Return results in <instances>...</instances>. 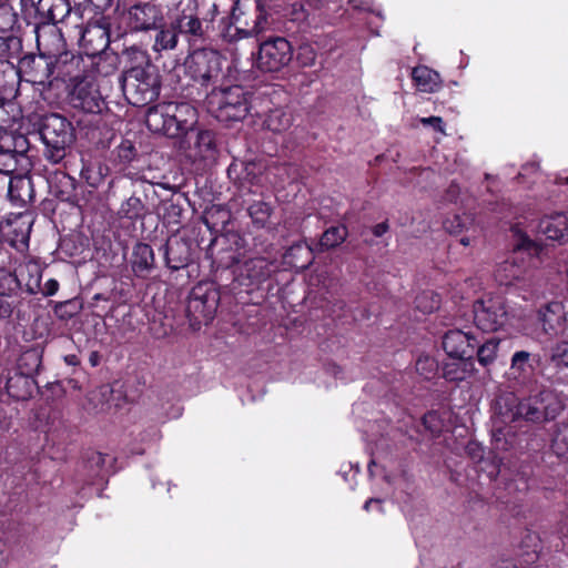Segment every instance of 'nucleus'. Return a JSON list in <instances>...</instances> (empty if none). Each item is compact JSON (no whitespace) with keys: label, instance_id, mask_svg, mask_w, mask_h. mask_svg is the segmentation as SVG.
Listing matches in <instances>:
<instances>
[{"label":"nucleus","instance_id":"obj_4","mask_svg":"<svg viewBox=\"0 0 568 568\" xmlns=\"http://www.w3.org/2000/svg\"><path fill=\"white\" fill-rule=\"evenodd\" d=\"M268 27L267 14L258 0H237L230 21L223 20L221 36L227 42L256 37Z\"/></svg>","mask_w":568,"mask_h":568},{"label":"nucleus","instance_id":"obj_28","mask_svg":"<svg viewBox=\"0 0 568 568\" xmlns=\"http://www.w3.org/2000/svg\"><path fill=\"white\" fill-rule=\"evenodd\" d=\"M123 57L126 60L128 67L125 71L156 69L152 64L148 52L139 47H130L124 50Z\"/></svg>","mask_w":568,"mask_h":568},{"label":"nucleus","instance_id":"obj_31","mask_svg":"<svg viewBox=\"0 0 568 568\" xmlns=\"http://www.w3.org/2000/svg\"><path fill=\"white\" fill-rule=\"evenodd\" d=\"M32 184L26 176L10 178L8 183V195L11 201L26 203L31 199Z\"/></svg>","mask_w":568,"mask_h":568},{"label":"nucleus","instance_id":"obj_17","mask_svg":"<svg viewBox=\"0 0 568 568\" xmlns=\"http://www.w3.org/2000/svg\"><path fill=\"white\" fill-rule=\"evenodd\" d=\"M271 264L263 257L251 258L240 264L235 270V281L241 286L258 285L268 278Z\"/></svg>","mask_w":568,"mask_h":568},{"label":"nucleus","instance_id":"obj_19","mask_svg":"<svg viewBox=\"0 0 568 568\" xmlns=\"http://www.w3.org/2000/svg\"><path fill=\"white\" fill-rule=\"evenodd\" d=\"M165 263L173 271L183 268L191 261V247L183 239L169 240L165 245Z\"/></svg>","mask_w":568,"mask_h":568},{"label":"nucleus","instance_id":"obj_8","mask_svg":"<svg viewBox=\"0 0 568 568\" xmlns=\"http://www.w3.org/2000/svg\"><path fill=\"white\" fill-rule=\"evenodd\" d=\"M121 81L124 94L133 105H146L160 94V77L156 69L124 71Z\"/></svg>","mask_w":568,"mask_h":568},{"label":"nucleus","instance_id":"obj_16","mask_svg":"<svg viewBox=\"0 0 568 568\" xmlns=\"http://www.w3.org/2000/svg\"><path fill=\"white\" fill-rule=\"evenodd\" d=\"M92 65L93 61L90 57L83 58L68 52L61 53L57 60L59 75L70 84L85 80V77L89 75V68Z\"/></svg>","mask_w":568,"mask_h":568},{"label":"nucleus","instance_id":"obj_25","mask_svg":"<svg viewBox=\"0 0 568 568\" xmlns=\"http://www.w3.org/2000/svg\"><path fill=\"white\" fill-rule=\"evenodd\" d=\"M412 78L422 92H435L440 88L439 74L426 65L413 69Z\"/></svg>","mask_w":568,"mask_h":568},{"label":"nucleus","instance_id":"obj_52","mask_svg":"<svg viewBox=\"0 0 568 568\" xmlns=\"http://www.w3.org/2000/svg\"><path fill=\"white\" fill-rule=\"evenodd\" d=\"M7 296L0 295V318H8L13 313L16 304L6 300Z\"/></svg>","mask_w":568,"mask_h":568},{"label":"nucleus","instance_id":"obj_34","mask_svg":"<svg viewBox=\"0 0 568 568\" xmlns=\"http://www.w3.org/2000/svg\"><path fill=\"white\" fill-rule=\"evenodd\" d=\"M291 125L292 114L283 109L272 110L265 120L266 129L275 133L284 132L290 129Z\"/></svg>","mask_w":568,"mask_h":568},{"label":"nucleus","instance_id":"obj_39","mask_svg":"<svg viewBox=\"0 0 568 568\" xmlns=\"http://www.w3.org/2000/svg\"><path fill=\"white\" fill-rule=\"evenodd\" d=\"M20 291V280L16 273L0 268V295L12 297Z\"/></svg>","mask_w":568,"mask_h":568},{"label":"nucleus","instance_id":"obj_45","mask_svg":"<svg viewBox=\"0 0 568 568\" xmlns=\"http://www.w3.org/2000/svg\"><path fill=\"white\" fill-rule=\"evenodd\" d=\"M317 53L310 43H302L297 49L296 60L302 67H312L315 64Z\"/></svg>","mask_w":568,"mask_h":568},{"label":"nucleus","instance_id":"obj_29","mask_svg":"<svg viewBox=\"0 0 568 568\" xmlns=\"http://www.w3.org/2000/svg\"><path fill=\"white\" fill-rule=\"evenodd\" d=\"M347 235L348 231L345 225L331 226L322 234L316 251L324 252L335 248L347 239Z\"/></svg>","mask_w":568,"mask_h":568},{"label":"nucleus","instance_id":"obj_33","mask_svg":"<svg viewBox=\"0 0 568 568\" xmlns=\"http://www.w3.org/2000/svg\"><path fill=\"white\" fill-rule=\"evenodd\" d=\"M174 26L179 33L201 38L203 36V28L200 19L193 13H182L174 20Z\"/></svg>","mask_w":568,"mask_h":568},{"label":"nucleus","instance_id":"obj_2","mask_svg":"<svg viewBox=\"0 0 568 568\" xmlns=\"http://www.w3.org/2000/svg\"><path fill=\"white\" fill-rule=\"evenodd\" d=\"M70 10L68 0H38L36 3V12L42 23L36 28V39L38 48L42 49L43 53L32 60L37 69H41V74L33 79L34 82H43L53 73L51 62L44 55H55L63 48L62 36L55 24L63 21Z\"/></svg>","mask_w":568,"mask_h":568},{"label":"nucleus","instance_id":"obj_35","mask_svg":"<svg viewBox=\"0 0 568 568\" xmlns=\"http://www.w3.org/2000/svg\"><path fill=\"white\" fill-rule=\"evenodd\" d=\"M286 256L292 258L293 266L302 270L308 268L314 260L312 247L303 244H295L291 246Z\"/></svg>","mask_w":568,"mask_h":568},{"label":"nucleus","instance_id":"obj_48","mask_svg":"<svg viewBox=\"0 0 568 568\" xmlns=\"http://www.w3.org/2000/svg\"><path fill=\"white\" fill-rule=\"evenodd\" d=\"M471 224V221L468 216H454L453 220L447 221L445 223V227L449 233L458 234L464 230L468 231V225Z\"/></svg>","mask_w":568,"mask_h":568},{"label":"nucleus","instance_id":"obj_6","mask_svg":"<svg viewBox=\"0 0 568 568\" xmlns=\"http://www.w3.org/2000/svg\"><path fill=\"white\" fill-rule=\"evenodd\" d=\"M40 135L45 145V156L52 163L61 162L74 141L71 123L55 113L44 116Z\"/></svg>","mask_w":568,"mask_h":568},{"label":"nucleus","instance_id":"obj_36","mask_svg":"<svg viewBox=\"0 0 568 568\" xmlns=\"http://www.w3.org/2000/svg\"><path fill=\"white\" fill-rule=\"evenodd\" d=\"M530 353L527 351L515 352L511 356L508 372L509 378L520 379L528 374Z\"/></svg>","mask_w":568,"mask_h":568},{"label":"nucleus","instance_id":"obj_9","mask_svg":"<svg viewBox=\"0 0 568 568\" xmlns=\"http://www.w3.org/2000/svg\"><path fill=\"white\" fill-rule=\"evenodd\" d=\"M178 149L192 163L213 161L217 154L213 132L195 126L179 140Z\"/></svg>","mask_w":568,"mask_h":568},{"label":"nucleus","instance_id":"obj_3","mask_svg":"<svg viewBox=\"0 0 568 568\" xmlns=\"http://www.w3.org/2000/svg\"><path fill=\"white\" fill-rule=\"evenodd\" d=\"M145 124L154 133L180 140L196 126L197 111L186 102L161 103L148 110Z\"/></svg>","mask_w":568,"mask_h":568},{"label":"nucleus","instance_id":"obj_15","mask_svg":"<svg viewBox=\"0 0 568 568\" xmlns=\"http://www.w3.org/2000/svg\"><path fill=\"white\" fill-rule=\"evenodd\" d=\"M476 345V338L460 329L448 331L443 337L444 351L456 359H471Z\"/></svg>","mask_w":568,"mask_h":568},{"label":"nucleus","instance_id":"obj_61","mask_svg":"<svg viewBox=\"0 0 568 568\" xmlns=\"http://www.w3.org/2000/svg\"><path fill=\"white\" fill-rule=\"evenodd\" d=\"M470 241H471V237L470 236H463L460 239V243L464 245V246H467L470 244Z\"/></svg>","mask_w":568,"mask_h":568},{"label":"nucleus","instance_id":"obj_43","mask_svg":"<svg viewBox=\"0 0 568 568\" xmlns=\"http://www.w3.org/2000/svg\"><path fill=\"white\" fill-rule=\"evenodd\" d=\"M143 203L136 196L129 197L120 209V214L130 220H136L143 214Z\"/></svg>","mask_w":568,"mask_h":568},{"label":"nucleus","instance_id":"obj_46","mask_svg":"<svg viewBox=\"0 0 568 568\" xmlns=\"http://www.w3.org/2000/svg\"><path fill=\"white\" fill-rule=\"evenodd\" d=\"M423 425L430 436H437L443 428V422L436 412H428L423 417Z\"/></svg>","mask_w":568,"mask_h":568},{"label":"nucleus","instance_id":"obj_13","mask_svg":"<svg viewBox=\"0 0 568 568\" xmlns=\"http://www.w3.org/2000/svg\"><path fill=\"white\" fill-rule=\"evenodd\" d=\"M219 294L214 290H207L201 292V288H196L192 292L186 312L190 321L193 324H209L217 310Z\"/></svg>","mask_w":568,"mask_h":568},{"label":"nucleus","instance_id":"obj_41","mask_svg":"<svg viewBox=\"0 0 568 568\" xmlns=\"http://www.w3.org/2000/svg\"><path fill=\"white\" fill-rule=\"evenodd\" d=\"M463 361L446 363L443 367V377L449 382L464 381L467 376V364Z\"/></svg>","mask_w":568,"mask_h":568},{"label":"nucleus","instance_id":"obj_57","mask_svg":"<svg viewBox=\"0 0 568 568\" xmlns=\"http://www.w3.org/2000/svg\"><path fill=\"white\" fill-rule=\"evenodd\" d=\"M0 568H6L4 542L0 539Z\"/></svg>","mask_w":568,"mask_h":568},{"label":"nucleus","instance_id":"obj_32","mask_svg":"<svg viewBox=\"0 0 568 568\" xmlns=\"http://www.w3.org/2000/svg\"><path fill=\"white\" fill-rule=\"evenodd\" d=\"M179 31L172 21L169 27L161 28L154 38L153 49L156 52L174 50L179 41Z\"/></svg>","mask_w":568,"mask_h":568},{"label":"nucleus","instance_id":"obj_37","mask_svg":"<svg viewBox=\"0 0 568 568\" xmlns=\"http://www.w3.org/2000/svg\"><path fill=\"white\" fill-rule=\"evenodd\" d=\"M551 449L559 458L568 459V424L560 423L556 425Z\"/></svg>","mask_w":568,"mask_h":568},{"label":"nucleus","instance_id":"obj_20","mask_svg":"<svg viewBox=\"0 0 568 568\" xmlns=\"http://www.w3.org/2000/svg\"><path fill=\"white\" fill-rule=\"evenodd\" d=\"M73 85V97L80 101V106L89 112L100 111L101 98L93 84L90 74L85 80L75 82Z\"/></svg>","mask_w":568,"mask_h":568},{"label":"nucleus","instance_id":"obj_7","mask_svg":"<svg viewBox=\"0 0 568 568\" xmlns=\"http://www.w3.org/2000/svg\"><path fill=\"white\" fill-rule=\"evenodd\" d=\"M207 104L220 121H241L250 110L248 93L241 85L214 88Z\"/></svg>","mask_w":568,"mask_h":568},{"label":"nucleus","instance_id":"obj_24","mask_svg":"<svg viewBox=\"0 0 568 568\" xmlns=\"http://www.w3.org/2000/svg\"><path fill=\"white\" fill-rule=\"evenodd\" d=\"M82 45L88 57L102 52L109 44V37L104 29L98 26L89 27L81 32Z\"/></svg>","mask_w":568,"mask_h":568},{"label":"nucleus","instance_id":"obj_18","mask_svg":"<svg viewBox=\"0 0 568 568\" xmlns=\"http://www.w3.org/2000/svg\"><path fill=\"white\" fill-rule=\"evenodd\" d=\"M538 323L544 334L552 337L564 335L566 331V316L564 306L559 302H550L538 310Z\"/></svg>","mask_w":568,"mask_h":568},{"label":"nucleus","instance_id":"obj_47","mask_svg":"<svg viewBox=\"0 0 568 568\" xmlns=\"http://www.w3.org/2000/svg\"><path fill=\"white\" fill-rule=\"evenodd\" d=\"M416 302H417V307L420 308L423 312H427V313L433 312L434 310L438 308V306H439L438 297L435 294H433L432 292L423 293L422 295H419L417 297Z\"/></svg>","mask_w":568,"mask_h":568},{"label":"nucleus","instance_id":"obj_12","mask_svg":"<svg viewBox=\"0 0 568 568\" xmlns=\"http://www.w3.org/2000/svg\"><path fill=\"white\" fill-rule=\"evenodd\" d=\"M474 322L483 332H495L507 322L505 303L499 297L479 300L474 304Z\"/></svg>","mask_w":568,"mask_h":568},{"label":"nucleus","instance_id":"obj_22","mask_svg":"<svg viewBox=\"0 0 568 568\" xmlns=\"http://www.w3.org/2000/svg\"><path fill=\"white\" fill-rule=\"evenodd\" d=\"M17 272V276L20 280V286L23 283L26 291L29 294H37L40 292L42 267L38 262L32 260L26 261L19 265Z\"/></svg>","mask_w":568,"mask_h":568},{"label":"nucleus","instance_id":"obj_30","mask_svg":"<svg viewBox=\"0 0 568 568\" xmlns=\"http://www.w3.org/2000/svg\"><path fill=\"white\" fill-rule=\"evenodd\" d=\"M263 166L260 163L248 161V162H234L229 168V175L236 176V179L251 182L257 180L258 175L262 173Z\"/></svg>","mask_w":568,"mask_h":568},{"label":"nucleus","instance_id":"obj_56","mask_svg":"<svg viewBox=\"0 0 568 568\" xmlns=\"http://www.w3.org/2000/svg\"><path fill=\"white\" fill-rule=\"evenodd\" d=\"M64 362L68 365H71V366H77V365L80 364V359L74 354H70V355L64 356Z\"/></svg>","mask_w":568,"mask_h":568},{"label":"nucleus","instance_id":"obj_59","mask_svg":"<svg viewBox=\"0 0 568 568\" xmlns=\"http://www.w3.org/2000/svg\"><path fill=\"white\" fill-rule=\"evenodd\" d=\"M373 504H375V505H378V506H379V505H381V499H373V498H372V499H368V500L365 503V505H364V509L368 511V510H369V508H371V506H372Z\"/></svg>","mask_w":568,"mask_h":568},{"label":"nucleus","instance_id":"obj_58","mask_svg":"<svg viewBox=\"0 0 568 568\" xmlns=\"http://www.w3.org/2000/svg\"><path fill=\"white\" fill-rule=\"evenodd\" d=\"M89 362L92 366H97L100 362V355L98 352H92L89 357Z\"/></svg>","mask_w":568,"mask_h":568},{"label":"nucleus","instance_id":"obj_14","mask_svg":"<svg viewBox=\"0 0 568 568\" xmlns=\"http://www.w3.org/2000/svg\"><path fill=\"white\" fill-rule=\"evenodd\" d=\"M162 9L153 2H141L128 10V23L135 31L159 29L163 24Z\"/></svg>","mask_w":568,"mask_h":568},{"label":"nucleus","instance_id":"obj_21","mask_svg":"<svg viewBox=\"0 0 568 568\" xmlns=\"http://www.w3.org/2000/svg\"><path fill=\"white\" fill-rule=\"evenodd\" d=\"M539 232L552 241L568 240V216L564 213L545 216L539 222Z\"/></svg>","mask_w":568,"mask_h":568},{"label":"nucleus","instance_id":"obj_63","mask_svg":"<svg viewBox=\"0 0 568 568\" xmlns=\"http://www.w3.org/2000/svg\"><path fill=\"white\" fill-rule=\"evenodd\" d=\"M101 393H102L103 395H105L106 393H111V389H110V387H109V386H103V387L101 388Z\"/></svg>","mask_w":568,"mask_h":568},{"label":"nucleus","instance_id":"obj_64","mask_svg":"<svg viewBox=\"0 0 568 568\" xmlns=\"http://www.w3.org/2000/svg\"><path fill=\"white\" fill-rule=\"evenodd\" d=\"M97 67H98V72L101 73L102 72V63L98 62Z\"/></svg>","mask_w":568,"mask_h":568},{"label":"nucleus","instance_id":"obj_53","mask_svg":"<svg viewBox=\"0 0 568 568\" xmlns=\"http://www.w3.org/2000/svg\"><path fill=\"white\" fill-rule=\"evenodd\" d=\"M59 290V283L57 280L50 278L48 280L43 287L40 286V293L44 296H52L54 295Z\"/></svg>","mask_w":568,"mask_h":568},{"label":"nucleus","instance_id":"obj_54","mask_svg":"<svg viewBox=\"0 0 568 568\" xmlns=\"http://www.w3.org/2000/svg\"><path fill=\"white\" fill-rule=\"evenodd\" d=\"M105 460H106V455H103L101 453H92L89 458V463L91 464V466H94L98 468H102L105 464Z\"/></svg>","mask_w":568,"mask_h":568},{"label":"nucleus","instance_id":"obj_51","mask_svg":"<svg viewBox=\"0 0 568 568\" xmlns=\"http://www.w3.org/2000/svg\"><path fill=\"white\" fill-rule=\"evenodd\" d=\"M201 4L203 8H207L204 14V20L213 21L219 13V6L216 2L213 0H201Z\"/></svg>","mask_w":568,"mask_h":568},{"label":"nucleus","instance_id":"obj_1","mask_svg":"<svg viewBox=\"0 0 568 568\" xmlns=\"http://www.w3.org/2000/svg\"><path fill=\"white\" fill-rule=\"evenodd\" d=\"M561 410V402L548 388H542L523 399H518L511 393L499 396L496 400V416L491 430L495 448L507 450L514 444V432L510 427L504 428L503 425L518 420L545 423L556 418Z\"/></svg>","mask_w":568,"mask_h":568},{"label":"nucleus","instance_id":"obj_38","mask_svg":"<svg viewBox=\"0 0 568 568\" xmlns=\"http://www.w3.org/2000/svg\"><path fill=\"white\" fill-rule=\"evenodd\" d=\"M499 344L500 339L491 337L480 345L477 348L478 363L485 367L491 365L497 358Z\"/></svg>","mask_w":568,"mask_h":568},{"label":"nucleus","instance_id":"obj_60","mask_svg":"<svg viewBox=\"0 0 568 568\" xmlns=\"http://www.w3.org/2000/svg\"><path fill=\"white\" fill-rule=\"evenodd\" d=\"M499 568H517L516 565L510 560H505L501 562Z\"/></svg>","mask_w":568,"mask_h":568},{"label":"nucleus","instance_id":"obj_44","mask_svg":"<svg viewBox=\"0 0 568 568\" xmlns=\"http://www.w3.org/2000/svg\"><path fill=\"white\" fill-rule=\"evenodd\" d=\"M417 373L426 379L432 378L437 372V363L427 355L419 356L416 361Z\"/></svg>","mask_w":568,"mask_h":568},{"label":"nucleus","instance_id":"obj_26","mask_svg":"<svg viewBox=\"0 0 568 568\" xmlns=\"http://www.w3.org/2000/svg\"><path fill=\"white\" fill-rule=\"evenodd\" d=\"M42 353L43 351L40 347H31L23 351L17 363L19 373L32 378L41 367Z\"/></svg>","mask_w":568,"mask_h":568},{"label":"nucleus","instance_id":"obj_27","mask_svg":"<svg viewBox=\"0 0 568 568\" xmlns=\"http://www.w3.org/2000/svg\"><path fill=\"white\" fill-rule=\"evenodd\" d=\"M32 386L33 381L19 372L6 383L8 394L18 400L27 399L32 393Z\"/></svg>","mask_w":568,"mask_h":568},{"label":"nucleus","instance_id":"obj_42","mask_svg":"<svg viewBox=\"0 0 568 568\" xmlns=\"http://www.w3.org/2000/svg\"><path fill=\"white\" fill-rule=\"evenodd\" d=\"M272 213V207L265 202H255L250 205L248 214L258 226H264Z\"/></svg>","mask_w":568,"mask_h":568},{"label":"nucleus","instance_id":"obj_62","mask_svg":"<svg viewBox=\"0 0 568 568\" xmlns=\"http://www.w3.org/2000/svg\"><path fill=\"white\" fill-rule=\"evenodd\" d=\"M556 182L558 184H568V176L567 178H557Z\"/></svg>","mask_w":568,"mask_h":568},{"label":"nucleus","instance_id":"obj_23","mask_svg":"<svg viewBox=\"0 0 568 568\" xmlns=\"http://www.w3.org/2000/svg\"><path fill=\"white\" fill-rule=\"evenodd\" d=\"M131 265L138 276H144L150 273L154 267V253L152 247L145 243H138L133 247Z\"/></svg>","mask_w":568,"mask_h":568},{"label":"nucleus","instance_id":"obj_10","mask_svg":"<svg viewBox=\"0 0 568 568\" xmlns=\"http://www.w3.org/2000/svg\"><path fill=\"white\" fill-rule=\"evenodd\" d=\"M222 57L214 50L202 49L186 58L185 68L189 75L203 87L217 82L222 72Z\"/></svg>","mask_w":568,"mask_h":568},{"label":"nucleus","instance_id":"obj_5","mask_svg":"<svg viewBox=\"0 0 568 568\" xmlns=\"http://www.w3.org/2000/svg\"><path fill=\"white\" fill-rule=\"evenodd\" d=\"M516 242L514 253L510 257L499 263L495 270V278L501 285L528 286L532 281V271L526 265L524 257L519 256L520 251H530L536 245L518 227L513 229Z\"/></svg>","mask_w":568,"mask_h":568},{"label":"nucleus","instance_id":"obj_49","mask_svg":"<svg viewBox=\"0 0 568 568\" xmlns=\"http://www.w3.org/2000/svg\"><path fill=\"white\" fill-rule=\"evenodd\" d=\"M16 154L11 151L0 152V171L9 173L16 170Z\"/></svg>","mask_w":568,"mask_h":568},{"label":"nucleus","instance_id":"obj_50","mask_svg":"<svg viewBox=\"0 0 568 568\" xmlns=\"http://www.w3.org/2000/svg\"><path fill=\"white\" fill-rule=\"evenodd\" d=\"M419 122L423 125H429L434 130H436V131H438V132H440L443 134H446L445 133V128H444V121H443V119L440 116L420 118Z\"/></svg>","mask_w":568,"mask_h":568},{"label":"nucleus","instance_id":"obj_40","mask_svg":"<svg viewBox=\"0 0 568 568\" xmlns=\"http://www.w3.org/2000/svg\"><path fill=\"white\" fill-rule=\"evenodd\" d=\"M549 359L558 369L568 368V339H561L551 346Z\"/></svg>","mask_w":568,"mask_h":568},{"label":"nucleus","instance_id":"obj_11","mask_svg":"<svg viewBox=\"0 0 568 568\" xmlns=\"http://www.w3.org/2000/svg\"><path fill=\"white\" fill-rule=\"evenodd\" d=\"M292 57L291 43L285 38L275 37L260 44L256 67L264 72H276L286 67Z\"/></svg>","mask_w":568,"mask_h":568},{"label":"nucleus","instance_id":"obj_55","mask_svg":"<svg viewBox=\"0 0 568 568\" xmlns=\"http://www.w3.org/2000/svg\"><path fill=\"white\" fill-rule=\"evenodd\" d=\"M388 227L389 226L386 222H382V223L376 224L372 231L375 236L379 237L388 231Z\"/></svg>","mask_w":568,"mask_h":568}]
</instances>
